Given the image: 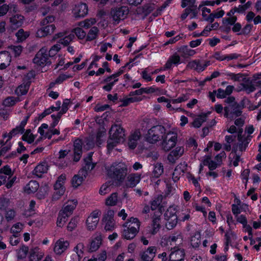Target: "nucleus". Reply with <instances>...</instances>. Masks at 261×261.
<instances>
[{
  "mask_svg": "<svg viewBox=\"0 0 261 261\" xmlns=\"http://www.w3.org/2000/svg\"><path fill=\"white\" fill-rule=\"evenodd\" d=\"M108 176L117 183H122L127 174V167L123 163L113 164L107 170Z\"/></svg>",
  "mask_w": 261,
  "mask_h": 261,
  "instance_id": "obj_1",
  "label": "nucleus"
},
{
  "mask_svg": "<svg viewBox=\"0 0 261 261\" xmlns=\"http://www.w3.org/2000/svg\"><path fill=\"white\" fill-rule=\"evenodd\" d=\"M166 129L161 125L153 126L146 134L145 138L147 142L154 144L162 140L166 134Z\"/></svg>",
  "mask_w": 261,
  "mask_h": 261,
  "instance_id": "obj_2",
  "label": "nucleus"
},
{
  "mask_svg": "<svg viewBox=\"0 0 261 261\" xmlns=\"http://www.w3.org/2000/svg\"><path fill=\"white\" fill-rule=\"evenodd\" d=\"M245 102L241 100L240 103H233V105H228L224 108V117L233 119L240 116L242 114V109L244 108Z\"/></svg>",
  "mask_w": 261,
  "mask_h": 261,
  "instance_id": "obj_3",
  "label": "nucleus"
},
{
  "mask_svg": "<svg viewBox=\"0 0 261 261\" xmlns=\"http://www.w3.org/2000/svg\"><path fill=\"white\" fill-rule=\"evenodd\" d=\"M162 140V148L166 151H169L175 146L177 141V135L173 132H168Z\"/></svg>",
  "mask_w": 261,
  "mask_h": 261,
  "instance_id": "obj_4",
  "label": "nucleus"
},
{
  "mask_svg": "<svg viewBox=\"0 0 261 261\" xmlns=\"http://www.w3.org/2000/svg\"><path fill=\"white\" fill-rule=\"evenodd\" d=\"M164 216L167 221L165 225L167 229L171 230L174 228L176 226L178 220L175 209L173 207H169L165 212Z\"/></svg>",
  "mask_w": 261,
  "mask_h": 261,
  "instance_id": "obj_5",
  "label": "nucleus"
},
{
  "mask_svg": "<svg viewBox=\"0 0 261 261\" xmlns=\"http://www.w3.org/2000/svg\"><path fill=\"white\" fill-rule=\"evenodd\" d=\"M129 13V9L127 6H121L112 9L110 14L117 23H118L121 20H123L126 17Z\"/></svg>",
  "mask_w": 261,
  "mask_h": 261,
  "instance_id": "obj_6",
  "label": "nucleus"
},
{
  "mask_svg": "<svg viewBox=\"0 0 261 261\" xmlns=\"http://www.w3.org/2000/svg\"><path fill=\"white\" fill-rule=\"evenodd\" d=\"M48 56L49 55L47 49L44 48H42L37 53L34 58V63L40 66L46 64L48 63L47 61L48 59Z\"/></svg>",
  "mask_w": 261,
  "mask_h": 261,
  "instance_id": "obj_7",
  "label": "nucleus"
},
{
  "mask_svg": "<svg viewBox=\"0 0 261 261\" xmlns=\"http://www.w3.org/2000/svg\"><path fill=\"white\" fill-rule=\"evenodd\" d=\"M109 134L111 138L123 141L124 130L120 125L115 124L112 126Z\"/></svg>",
  "mask_w": 261,
  "mask_h": 261,
  "instance_id": "obj_8",
  "label": "nucleus"
},
{
  "mask_svg": "<svg viewBox=\"0 0 261 261\" xmlns=\"http://www.w3.org/2000/svg\"><path fill=\"white\" fill-rule=\"evenodd\" d=\"M100 211L95 210L88 217L86 223L89 230H93L96 228L99 221V215H100Z\"/></svg>",
  "mask_w": 261,
  "mask_h": 261,
  "instance_id": "obj_9",
  "label": "nucleus"
},
{
  "mask_svg": "<svg viewBox=\"0 0 261 261\" xmlns=\"http://www.w3.org/2000/svg\"><path fill=\"white\" fill-rule=\"evenodd\" d=\"M83 142L82 140L76 139L73 143V161L77 162L81 159L83 153Z\"/></svg>",
  "mask_w": 261,
  "mask_h": 261,
  "instance_id": "obj_10",
  "label": "nucleus"
},
{
  "mask_svg": "<svg viewBox=\"0 0 261 261\" xmlns=\"http://www.w3.org/2000/svg\"><path fill=\"white\" fill-rule=\"evenodd\" d=\"M156 248L155 246H151L140 253V256L142 261H153L155 256Z\"/></svg>",
  "mask_w": 261,
  "mask_h": 261,
  "instance_id": "obj_11",
  "label": "nucleus"
},
{
  "mask_svg": "<svg viewBox=\"0 0 261 261\" xmlns=\"http://www.w3.org/2000/svg\"><path fill=\"white\" fill-rule=\"evenodd\" d=\"M210 65V61H204L203 63H202L201 61L196 60L189 62L188 64V66L191 69L193 68L198 72H200L203 71L204 69Z\"/></svg>",
  "mask_w": 261,
  "mask_h": 261,
  "instance_id": "obj_12",
  "label": "nucleus"
},
{
  "mask_svg": "<svg viewBox=\"0 0 261 261\" xmlns=\"http://www.w3.org/2000/svg\"><path fill=\"white\" fill-rule=\"evenodd\" d=\"M88 12L87 5L85 3H80L75 6L74 15L76 18L84 17Z\"/></svg>",
  "mask_w": 261,
  "mask_h": 261,
  "instance_id": "obj_13",
  "label": "nucleus"
},
{
  "mask_svg": "<svg viewBox=\"0 0 261 261\" xmlns=\"http://www.w3.org/2000/svg\"><path fill=\"white\" fill-rule=\"evenodd\" d=\"M56 28L54 24L42 27L37 31L36 36L37 37L41 38L47 35H50L54 32Z\"/></svg>",
  "mask_w": 261,
  "mask_h": 261,
  "instance_id": "obj_14",
  "label": "nucleus"
},
{
  "mask_svg": "<svg viewBox=\"0 0 261 261\" xmlns=\"http://www.w3.org/2000/svg\"><path fill=\"white\" fill-rule=\"evenodd\" d=\"M87 174L84 170H80L78 174L74 175L71 180V184L75 188L80 186L84 180L86 178Z\"/></svg>",
  "mask_w": 261,
  "mask_h": 261,
  "instance_id": "obj_15",
  "label": "nucleus"
},
{
  "mask_svg": "<svg viewBox=\"0 0 261 261\" xmlns=\"http://www.w3.org/2000/svg\"><path fill=\"white\" fill-rule=\"evenodd\" d=\"M11 57L8 51L0 53V69H4L10 65Z\"/></svg>",
  "mask_w": 261,
  "mask_h": 261,
  "instance_id": "obj_16",
  "label": "nucleus"
},
{
  "mask_svg": "<svg viewBox=\"0 0 261 261\" xmlns=\"http://www.w3.org/2000/svg\"><path fill=\"white\" fill-rule=\"evenodd\" d=\"M49 166L46 161H43L38 164L33 171V174L41 177L43 174L45 173L48 170Z\"/></svg>",
  "mask_w": 261,
  "mask_h": 261,
  "instance_id": "obj_17",
  "label": "nucleus"
},
{
  "mask_svg": "<svg viewBox=\"0 0 261 261\" xmlns=\"http://www.w3.org/2000/svg\"><path fill=\"white\" fill-rule=\"evenodd\" d=\"M172 251L169 255V261H182L184 259L185 251L184 249H177Z\"/></svg>",
  "mask_w": 261,
  "mask_h": 261,
  "instance_id": "obj_18",
  "label": "nucleus"
},
{
  "mask_svg": "<svg viewBox=\"0 0 261 261\" xmlns=\"http://www.w3.org/2000/svg\"><path fill=\"white\" fill-rule=\"evenodd\" d=\"M250 140V136H248L247 137L242 138V141L239 142L238 144L233 147L232 152L236 153L237 151L238 147H239V150L242 152L245 151Z\"/></svg>",
  "mask_w": 261,
  "mask_h": 261,
  "instance_id": "obj_19",
  "label": "nucleus"
},
{
  "mask_svg": "<svg viewBox=\"0 0 261 261\" xmlns=\"http://www.w3.org/2000/svg\"><path fill=\"white\" fill-rule=\"evenodd\" d=\"M77 204V201L76 199L69 200L67 202V205L65 206L63 210L60 211V212L65 215L67 214V215L69 217L72 214Z\"/></svg>",
  "mask_w": 261,
  "mask_h": 261,
  "instance_id": "obj_20",
  "label": "nucleus"
},
{
  "mask_svg": "<svg viewBox=\"0 0 261 261\" xmlns=\"http://www.w3.org/2000/svg\"><path fill=\"white\" fill-rule=\"evenodd\" d=\"M140 180V176L137 174H130L127 178L126 182V187L133 188L135 187Z\"/></svg>",
  "mask_w": 261,
  "mask_h": 261,
  "instance_id": "obj_21",
  "label": "nucleus"
},
{
  "mask_svg": "<svg viewBox=\"0 0 261 261\" xmlns=\"http://www.w3.org/2000/svg\"><path fill=\"white\" fill-rule=\"evenodd\" d=\"M24 17L21 15H15L10 19L11 27L13 29H16L21 26L23 22Z\"/></svg>",
  "mask_w": 261,
  "mask_h": 261,
  "instance_id": "obj_22",
  "label": "nucleus"
},
{
  "mask_svg": "<svg viewBox=\"0 0 261 261\" xmlns=\"http://www.w3.org/2000/svg\"><path fill=\"white\" fill-rule=\"evenodd\" d=\"M68 246L69 243L67 241L59 240L55 244L54 251L57 254H61L67 248Z\"/></svg>",
  "mask_w": 261,
  "mask_h": 261,
  "instance_id": "obj_23",
  "label": "nucleus"
},
{
  "mask_svg": "<svg viewBox=\"0 0 261 261\" xmlns=\"http://www.w3.org/2000/svg\"><path fill=\"white\" fill-rule=\"evenodd\" d=\"M93 152H90L88 156L84 159V162L85 163V166L80 170H84L88 174V171L92 170L95 166V164L91 163L92 157Z\"/></svg>",
  "mask_w": 261,
  "mask_h": 261,
  "instance_id": "obj_24",
  "label": "nucleus"
},
{
  "mask_svg": "<svg viewBox=\"0 0 261 261\" xmlns=\"http://www.w3.org/2000/svg\"><path fill=\"white\" fill-rule=\"evenodd\" d=\"M101 241L102 239L100 236H98L92 240L88 248L89 252H92L96 251L99 248L101 244Z\"/></svg>",
  "mask_w": 261,
  "mask_h": 261,
  "instance_id": "obj_25",
  "label": "nucleus"
},
{
  "mask_svg": "<svg viewBox=\"0 0 261 261\" xmlns=\"http://www.w3.org/2000/svg\"><path fill=\"white\" fill-rule=\"evenodd\" d=\"M243 83H241V85L243 87L247 93L253 92L255 90L254 86L252 84V82L249 78H243Z\"/></svg>",
  "mask_w": 261,
  "mask_h": 261,
  "instance_id": "obj_26",
  "label": "nucleus"
},
{
  "mask_svg": "<svg viewBox=\"0 0 261 261\" xmlns=\"http://www.w3.org/2000/svg\"><path fill=\"white\" fill-rule=\"evenodd\" d=\"M126 229H124L122 232L123 237L127 240H131L134 239L138 233L137 229L133 227H126Z\"/></svg>",
  "mask_w": 261,
  "mask_h": 261,
  "instance_id": "obj_27",
  "label": "nucleus"
},
{
  "mask_svg": "<svg viewBox=\"0 0 261 261\" xmlns=\"http://www.w3.org/2000/svg\"><path fill=\"white\" fill-rule=\"evenodd\" d=\"M180 57L176 53H175L169 58L165 65V68L170 69L173 64L177 65L180 63Z\"/></svg>",
  "mask_w": 261,
  "mask_h": 261,
  "instance_id": "obj_28",
  "label": "nucleus"
},
{
  "mask_svg": "<svg viewBox=\"0 0 261 261\" xmlns=\"http://www.w3.org/2000/svg\"><path fill=\"white\" fill-rule=\"evenodd\" d=\"M39 187V183L35 180H31L24 187V191L29 194L36 192Z\"/></svg>",
  "mask_w": 261,
  "mask_h": 261,
  "instance_id": "obj_29",
  "label": "nucleus"
},
{
  "mask_svg": "<svg viewBox=\"0 0 261 261\" xmlns=\"http://www.w3.org/2000/svg\"><path fill=\"white\" fill-rule=\"evenodd\" d=\"M178 51L181 54V56L184 58L192 56L196 53L194 50L189 48L187 45L181 46L178 49Z\"/></svg>",
  "mask_w": 261,
  "mask_h": 261,
  "instance_id": "obj_30",
  "label": "nucleus"
},
{
  "mask_svg": "<svg viewBox=\"0 0 261 261\" xmlns=\"http://www.w3.org/2000/svg\"><path fill=\"white\" fill-rule=\"evenodd\" d=\"M161 216L154 214L152 217V234L156 233L161 228Z\"/></svg>",
  "mask_w": 261,
  "mask_h": 261,
  "instance_id": "obj_31",
  "label": "nucleus"
},
{
  "mask_svg": "<svg viewBox=\"0 0 261 261\" xmlns=\"http://www.w3.org/2000/svg\"><path fill=\"white\" fill-rule=\"evenodd\" d=\"M123 226V227H135L137 229V231L139 232L140 222L138 218L132 217L130 218L129 221L125 222Z\"/></svg>",
  "mask_w": 261,
  "mask_h": 261,
  "instance_id": "obj_32",
  "label": "nucleus"
},
{
  "mask_svg": "<svg viewBox=\"0 0 261 261\" xmlns=\"http://www.w3.org/2000/svg\"><path fill=\"white\" fill-rule=\"evenodd\" d=\"M201 235L200 232H196L191 238V245L193 248H198L200 244Z\"/></svg>",
  "mask_w": 261,
  "mask_h": 261,
  "instance_id": "obj_33",
  "label": "nucleus"
},
{
  "mask_svg": "<svg viewBox=\"0 0 261 261\" xmlns=\"http://www.w3.org/2000/svg\"><path fill=\"white\" fill-rule=\"evenodd\" d=\"M206 117L207 114H203L202 115H200L192 122L193 126L196 128L200 127L202 123L206 121Z\"/></svg>",
  "mask_w": 261,
  "mask_h": 261,
  "instance_id": "obj_34",
  "label": "nucleus"
},
{
  "mask_svg": "<svg viewBox=\"0 0 261 261\" xmlns=\"http://www.w3.org/2000/svg\"><path fill=\"white\" fill-rule=\"evenodd\" d=\"M117 193H113L106 200V204L108 206H114L116 205L118 201Z\"/></svg>",
  "mask_w": 261,
  "mask_h": 261,
  "instance_id": "obj_35",
  "label": "nucleus"
},
{
  "mask_svg": "<svg viewBox=\"0 0 261 261\" xmlns=\"http://www.w3.org/2000/svg\"><path fill=\"white\" fill-rule=\"evenodd\" d=\"M99 30L98 28L96 27H92L89 31L87 38L86 40L88 41H91L94 39H95L97 36Z\"/></svg>",
  "mask_w": 261,
  "mask_h": 261,
  "instance_id": "obj_36",
  "label": "nucleus"
},
{
  "mask_svg": "<svg viewBox=\"0 0 261 261\" xmlns=\"http://www.w3.org/2000/svg\"><path fill=\"white\" fill-rule=\"evenodd\" d=\"M163 171L164 168L162 164L161 163H156L154 165L152 173L154 177L158 178L163 174Z\"/></svg>",
  "mask_w": 261,
  "mask_h": 261,
  "instance_id": "obj_37",
  "label": "nucleus"
},
{
  "mask_svg": "<svg viewBox=\"0 0 261 261\" xmlns=\"http://www.w3.org/2000/svg\"><path fill=\"white\" fill-rule=\"evenodd\" d=\"M69 217L67 215V214L65 215L64 214L59 212L58 215V217L57 221V225L59 227H62L66 223L67 220V218Z\"/></svg>",
  "mask_w": 261,
  "mask_h": 261,
  "instance_id": "obj_38",
  "label": "nucleus"
},
{
  "mask_svg": "<svg viewBox=\"0 0 261 261\" xmlns=\"http://www.w3.org/2000/svg\"><path fill=\"white\" fill-rule=\"evenodd\" d=\"M29 85L27 84L19 86L15 90V93L18 96L25 95L28 91Z\"/></svg>",
  "mask_w": 261,
  "mask_h": 261,
  "instance_id": "obj_39",
  "label": "nucleus"
},
{
  "mask_svg": "<svg viewBox=\"0 0 261 261\" xmlns=\"http://www.w3.org/2000/svg\"><path fill=\"white\" fill-rule=\"evenodd\" d=\"M163 200V196L159 195L157 197H155L151 201V208L152 210H156L160 205Z\"/></svg>",
  "mask_w": 261,
  "mask_h": 261,
  "instance_id": "obj_40",
  "label": "nucleus"
},
{
  "mask_svg": "<svg viewBox=\"0 0 261 261\" xmlns=\"http://www.w3.org/2000/svg\"><path fill=\"white\" fill-rule=\"evenodd\" d=\"M30 133L31 129H27L22 136V140L27 141L29 144L33 142L35 139L34 136L32 134H30Z\"/></svg>",
  "mask_w": 261,
  "mask_h": 261,
  "instance_id": "obj_41",
  "label": "nucleus"
},
{
  "mask_svg": "<svg viewBox=\"0 0 261 261\" xmlns=\"http://www.w3.org/2000/svg\"><path fill=\"white\" fill-rule=\"evenodd\" d=\"M122 141L113 139L109 137L107 141V149L108 151L110 152L117 145Z\"/></svg>",
  "mask_w": 261,
  "mask_h": 261,
  "instance_id": "obj_42",
  "label": "nucleus"
},
{
  "mask_svg": "<svg viewBox=\"0 0 261 261\" xmlns=\"http://www.w3.org/2000/svg\"><path fill=\"white\" fill-rule=\"evenodd\" d=\"M74 38V35L73 34H70L68 36H65L63 38H61L58 43L62 44L64 46H67L69 43Z\"/></svg>",
  "mask_w": 261,
  "mask_h": 261,
  "instance_id": "obj_43",
  "label": "nucleus"
},
{
  "mask_svg": "<svg viewBox=\"0 0 261 261\" xmlns=\"http://www.w3.org/2000/svg\"><path fill=\"white\" fill-rule=\"evenodd\" d=\"M29 251V248L25 246H22L17 251V258L19 259L24 258Z\"/></svg>",
  "mask_w": 261,
  "mask_h": 261,
  "instance_id": "obj_44",
  "label": "nucleus"
},
{
  "mask_svg": "<svg viewBox=\"0 0 261 261\" xmlns=\"http://www.w3.org/2000/svg\"><path fill=\"white\" fill-rule=\"evenodd\" d=\"M42 257V255L38 254L36 249H32L30 251V261H39Z\"/></svg>",
  "mask_w": 261,
  "mask_h": 261,
  "instance_id": "obj_45",
  "label": "nucleus"
},
{
  "mask_svg": "<svg viewBox=\"0 0 261 261\" xmlns=\"http://www.w3.org/2000/svg\"><path fill=\"white\" fill-rule=\"evenodd\" d=\"M114 211L112 210H109L107 211V213L103 215L102 221H114Z\"/></svg>",
  "mask_w": 261,
  "mask_h": 261,
  "instance_id": "obj_46",
  "label": "nucleus"
},
{
  "mask_svg": "<svg viewBox=\"0 0 261 261\" xmlns=\"http://www.w3.org/2000/svg\"><path fill=\"white\" fill-rule=\"evenodd\" d=\"M141 100V98L136 97L126 98L122 100V104L121 106L123 107H126L128 106L130 103L139 101Z\"/></svg>",
  "mask_w": 261,
  "mask_h": 261,
  "instance_id": "obj_47",
  "label": "nucleus"
},
{
  "mask_svg": "<svg viewBox=\"0 0 261 261\" xmlns=\"http://www.w3.org/2000/svg\"><path fill=\"white\" fill-rule=\"evenodd\" d=\"M72 32H74L80 39H84L86 35V32L81 28H76L73 29Z\"/></svg>",
  "mask_w": 261,
  "mask_h": 261,
  "instance_id": "obj_48",
  "label": "nucleus"
},
{
  "mask_svg": "<svg viewBox=\"0 0 261 261\" xmlns=\"http://www.w3.org/2000/svg\"><path fill=\"white\" fill-rule=\"evenodd\" d=\"M169 239L172 242H178L181 243L182 238L181 236V233L180 231H177L174 233L172 236L169 237Z\"/></svg>",
  "mask_w": 261,
  "mask_h": 261,
  "instance_id": "obj_49",
  "label": "nucleus"
},
{
  "mask_svg": "<svg viewBox=\"0 0 261 261\" xmlns=\"http://www.w3.org/2000/svg\"><path fill=\"white\" fill-rule=\"evenodd\" d=\"M155 9L154 4H146L143 6V12L146 14L150 13Z\"/></svg>",
  "mask_w": 261,
  "mask_h": 261,
  "instance_id": "obj_50",
  "label": "nucleus"
},
{
  "mask_svg": "<svg viewBox=\"0 0 261 261\" xmlns=\"http://www.w3.org/2000/svg\"><path fill=\"white\" fill-rule=\"evenodd\" d=\"M184 152V149L182 147H177L175 149L170 152L173 156L177 158L181 156Z\"/></svg>",
  "mask_w": 261,
  "mask_h": 261,
  "instance_id": "obj_51",
  "label": "nucleus"
},
{
  "mask_svg": "<svg viewBox=\"0 0 261 261\" xmlns=\"http://www.w3.org/2000/svg\"><path fill=\"white\" fill-rule=\"evenodd\" d=\"M16 98L14 97H8L3 101V105L5 107H11L14 105L16 103Z\"/></svg>",
  "mask_w": 261,
  "mask_h": 261,
  "instance_id": "obj_52",
  "label": "nucleus"
},
{
  "mask_svg": "<svg viewBox=\"0 0 261 261\" xmlns=\"http://www.w3.org/2000/svg\"><path fill=\"white\" fill-rule=\"evenodd\" d=\"M16 36L18 40L22 41L29 36V35L27 34L23 29H21L16 33Z\"/></svg>",
  "mask_w": 261,
  "mask_h": 261,
  "instance_id": "obj_53",
  "label": "nucleus"
},
{
  "mask_svg": "<svg viewBox=\"0 0 261 261\" xmlns=\"http://www.w3.org/2000/svg\"><path fill=\"white\" fill-rule=\"evenodd\" d=\"M61 49L60 44H56L53 45L50 49H49L48 54L49 56L53 57Z\"/></svg>",
  "mask_w": 261,
  "mask_h": 261,
  "instance_id": "obj_54",
  "label": "nucleus"
},
{
  "mask_svg": "<svg viewBox=\"0 0 261 261\" xmlns=\"http://www.w3.org/2000/svg\"><path fill=\"white\" fill-rule=\"evenodd\" d=\"M55 20V18L53 16H48L44 18L43 20L40 21V25L42 27H45L49 25V23L53 22Z\"/></svg>",
  "mask_w": 261,
  "mask_h": 261,
  "instance_id": "obj_55",
  "label": "nucleus"
},
{
  "mask_svg": "<svg viewBox=\"0 0 261 261\" xmlns=\"http://www.w3.org/2000/svg\"><path fill=\"white\" fill-rule=\"evenodd\" d=\"M105 223V229L106 231H112L115 228V221H102Z\"/></svg>",
  "mask_w": 261,
  "mask_h": 261,
  "instance_id": "obj_56",
  "label": "nucleus"
},
{
  "mask_svg": "<svg viewBox=\"0 0 261 261\" xmlns=\"http://www.w3.org/2000/svg\"><path fill=\"white\" fill-rule=\"evenodd\" d=\"M106 129L105 128H100L97 133V135H96V141L97 142V143H98L99 144H101V140H100V138L103 136H105L106 135Z\"/></svg>",
  "mask_w": 261,
  "mask_h": 261,
  "instance_id": "obj_57",
  "label": "nucleus"
},
{
  "mask_svg": "<svg viewBox=\"0 0 261 261\" xmlns=\"http://www.w3.org/2000/svg\"><path fill=\"white\" fill-rule=\"evenodd\" d=\"M180 172H184L183 170L181 169L180 167L177 166L172 174V178L174 182L177 181L179 179V177L178 176V173Z\"/></svg>",
  "mask_w": 261,
  "mask_h": 261,
  "instance_id": "obj_58",
  "label": "nucleus"
},
{
  "mask_svg": "<svg viewBox=\"0 0 261 261\" xmlns=\"http://www.w3.org/2000/svg\"><path fill=\"white\" fill-rule=\"evenodd\" d=\"M253 26L250 24H246L238 35H248L251 31Z\"/></svg>",
  "mask_w": 261,
  "mask_h": 261,
  "instance_id": "obj_59",
  "label": "nucleus"
},
{
  "mask_svg": "<svg viewBox=\"0 0 261 261\" xmlns=\"http://www.w3.org/2000/svg\"><path fill=\"white\" fill-rule=\"evenodd\" d=\"M22 225L20 223L14 224L11 229V231L13 233L18 234L21 230Z\"/></svg>",
  "mask_w": 261,
  "mask_h": 261,
  "instance_id": "obj_60",
  "label": "nucleus"
},
{
  "mask_svg": "<svg viewBox=\"0 0 261 261\" xmlns=\"http://www.w3.org/2000/svg\"><path fill=\"white\" fill-rule=\"evenodd\" d=\"M15 216V212L13 210H9L7 211L5 217L8 221H11L14 219Z\"/></svg>",
  "mask_w": 261,
  "mask_h": 261,
  "instance_id": "obj_61",
  "label": "nucleus"
},
{
  "mask_svg": "<svg viewBox=\"0 0 261 261\" xmlns=\"http://www.w3.org/2000/svg\"><path fill=\"white\" fill-rule=\"evenodd\" d=\"M77 220L76 218H72L67 226V229L69 231H72L76 226Z\"/></svg>",
  "mask_w": 261,
  "mask_h": 261,
  "instance_id": "obj_62",
  "label": "nucleus"
},
{
  "mask_svg": "<svg viewBox=\"0 0 261 261\" xmlns=\"http://www.w3.org/2000/svg\"><path fill=\"white\" fill-rule=\"evenodd\" d=\"M0 173H4L7 175H12L11 169L8 165H6L0 169Z\"/></svg>",
  "mask_w": 261,
  "mask_h": 261,
  "instance_id": "obj_63",
  "label": "nucleus"
},
{
  "mask_svg": "<svg viewBox=\"0 0 261 261\" xmlns=\"http://www.w3.org/2000/svg\"><path fill=\"white\" fill-rule=\"evenodd\" d=\"M11 48L12 49L15 57L19 56L21 53L22 47L20 45L13 46H11Z\"/></svg>",
  "mask_w": 261,
  "mask_h": 261,
  "instance_id": "obj_64",
  "label": "nucleus"
}]
</instances>
